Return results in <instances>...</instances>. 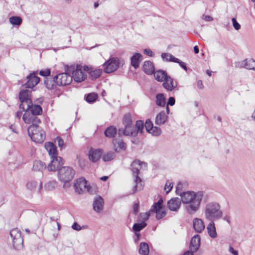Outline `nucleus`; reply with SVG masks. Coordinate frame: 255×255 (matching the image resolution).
<instances>
[{"mask_svg": "<svg viewBox=\"0 0 255 255\" xmlns=\"http://www.w3.org/2000/svg\"><path fill=\"white\" fill-rule=\"evenodd\" d=\"M182 185L178 184L176 186V193L181 196L179 198H173L167 202L168 209L172 211H177L181 206V201L185 204V208L190 214L196 212L200 208V204L204 197L203 191L195 192L193 191H187L181 192L179 189Z\"/></svg>", "mask_w": 255, "mask_h": 255, "instance_id": "nucleus-1", "label": "nucleus"}, {"mask_svg": "<svg viewBox=\"0 0 255 255\" xmlns=\"http://www.w3.org/2000/svg\"><path fill=\"white\" fill-rule=\"evenodd\" d=\"M204 214L207 221H218L223 217V212L219 203L212 201L205 205Z\"/></svg>", "mask_w": 255, "mask_h": 255, "instance_id": "nucleus-2", "label": "nucleus"}, {"mask_svg": "<svg viewBox=\"0 0 255 255\" xmlns=\"http://www.w3.org/2000/svg\"><path fill=\"white\" fill-rule=\"evenodd\" d=\"M142 168H143V169H146L147 168V163L140 162L138 160H135L131 164V170L133 173V175L135 176V185L132 189L133 193L140 191L143 188L142 180L138 176L139 171Z\"/></svg>", "mask_w": 255, "mask_h": 255, "instance_id": "nucleus-3", "label": "nucleus"}, {"mask_svg": "<svg viewBox=\"0 0 255 255\" xmlns=\"http://www.w3.org/2000/svg\"><path fill=\"white\" fill-rule=\"evenodd\" d=\"M143 130V122L142 120H138L135 125H132L129 127L120 128L118 129L119 136L125 135L130 137H135L138 133H142Z\"/></svg>", "mask_w": 255, "mask_h": 255, "instance_id": "nucleus-4", "label": "nucleus"}, {"mask_svg": "<svg viewBox=\"0 0 255 255\" xmlns=\"http://www.w3.org/2000/svg\"><path fill=\"white\" fill-rule=\"evenodd\" d=\"M67 71L69 73L72 72V79L73 78L76 82L80 83L87 78L86 71L84 70L81 65H77L75 69L73 67L67 68Z\"/></svg>", "mask_w": 255, "mask_h": 255, "instance_id": "nucleus-5", "label": "nucleus"}, {"mask_svg": "<svg viewBox=\"0 0 255 255\" xmlns=\"http://www.w3.org/2000/svg\"><path fill=\"white\" fill-rule=\"evenodd\" d=\"M75 171L68 166H63L58 170V177L59 180L65 184L68 183L74 177Z\"/></svg>", "mask_w": 255, "mask_h": 255, "instance_id": "nucleus-6", "label": "nucleus"}, {"mask_svg": "<svg viewBox=\"0 0 255 255\" xmlns=\"http://www.w3.org/2000/svg\"><path fill=\"white\" fill-rule=\"evenodd\" d=\"M121 64L123 65V60H121L118 57H111L103 64L104 71L106 73H112L119 67Z\"/></svg>", "mask_w": 255, "mask_h": 255, "instance_id": "nucleus-7", "label": "nucleus"}, {"mask_svg": "<svg viewBox=\"0 0 255 255\" xmlns=\"http://www.w3.org/2000/svg\"><path fill=\"white\" fill-rule=\"evenodd\" d=\"M9 234L14 249L17 250L20 249L23 245V239L20 231L17 228L13 229L10 231Z\"/></svg>", "mask_w": 255, "mask_h": 255, "instance_id": "nucleus-8", "label": "nucleus"}, {"mask_svg": "<svg viewBox=\"0 0 255 255\" xmlns=\"http://www.w3.org/2000/svg\"><path fill=\"white\" fill-rule=\"evenodd\" d=\"M74 187L75 191L81 194L85 192H89L91 187L87 184V181L84 177H81L76 180L74 184Z\"/></svg>", "mask_w": 255, "mask_h": 255, "instance_id": "nucleus-9", "label": "nucleus"}, {"mask_svg": "<svg viewBox=\"0 0 255 255\" xmlns=\"http://www.w3.org/2000/svg\"><path fill=\"white\" fill-rule=\"evenodd\" d=\"M66 72L59 73L55 76L56 84L58 86H65L69 85L72 82V77L69 73Z\"/></svg>", "mask_w": 255, "mask_h": 255, "instance_id": "nucleus-10", "label": "nucleus"}, {"mask_svg": "<svg viewBox=\"0 0 255 255\" xmlns=\"http://www.w3.org/2000/svg\"><path fill=\"white\" fill-rule=\"evenodd\" d=\"M27 81L24 86L26 89H32L40 81L37 72L33 71L26 77Z\"/></svg>", "mask_w": 255, "mask_h": 255, "instance_id": "nucleus-11", "label": "nucleus"}, {"mask_svg": "<svg viewBox=\"0 0 255 255\" xmlns=\"http://www.w3.org/2000/svg\"><path fill=\"white\" fill-rule=\"evenodd\" d=\"M51 159V161L47 166V169L49 171H54L56 170H58L64 164L62 158L60 156H56Z\"/></svg>", "mask_w": 255, "mask_h": 255, "instance_id": "nucleus-12", "label": "nucleus"}, {"mask_svg": "<svg viewBox=\"0 0 255 255\" xmlns=\"http://www.w3.org/2000/svg\"><path fill=\"white\" fill-rule=\"evenodd\" d=\"M23 121L27 124H32L31 125L38 126L41 121L36 116L30 115V114L25 113L22 116Z\"/></svg>", "mask_w": 255, "mask_h": 255, "instance_id": "nucleus-13", "label": "nucleus"}, {"mask_svg": "<svg viewBox=\"0 0 255 255\" xmlns=\"http://www.w3.org/2000/svg\"><path fill=\"white\" fill-rule=\"evenodd\" d=\"M103 150L101 149H91L89 151V158L93 162H96L102 157Z\"/></svg>", "mask_w": 255, "mask_h": 255, "instance_id": "nucleus-14", "label": "nucleus"}, {"mask_svg": "<svg viewBox=\"0 0 255 255\" xmlns=\"http://www.w3.org/2000/svg\"><path fill=\"white\" fill-rule=\"evenodd\" d=\"M83 69L85 71L88 72L91 79L95 80L98 78L102 74V70L101 69H95L89 67L88 66H84Z\"/></svg>", "mask_w": 255, "mask_h": 255, "instance_id": "nucleus-15", "label": "nucleus"}, {"mask_svg": "<svg viewBox=\"0 0 255 255\" xmlns=\"http://www.w3.org/2000/svg\"><path fill=\"white\" fill-rule=\"evenodd\" d=\"M200 237L199 235H194L191 239L190 243V250L192 252H197L200 246Z\"/></svg>", "mask_w": 255, "mask_h": 255, "instance_id": "nucleus-16", "label": "nucleus"}, {"mask_svg": "<svg viewBox=\"0 0 255 255\" xmlns=\"http://www.w3.org/2000/svg\"><path fill=\"white\" fill-rule=\"evenodd\" d=\"M104 206V200L100 196H97L93 202V206L94 210L97 213H100Z\"/></svg>", "mask_w": 255, "mask_h": 255, "instance_id": "nucleus-17", "label": "nucleus"}, {"mask_svg": "<svg viewBox=\"0 0 255 255\" xmlns=\"http://www.w3.org/2000/svg\"><path fill=\"white\" fill-rule=\"evenodd\" d=\"M193 227L196 233H201L205 229L204 221L201 219L195 218L193 220Z\"/></svg>", "mask_w": 255, "mask_h": 255, "instance_id": "nucleus-18", "label": "nucleus"}, {"mask_svg": "<svg viewBox=\"0 0 255 255\" xmlns=\"http://www.w3.org/2000/svg\"><path fill=\"white\" fill-rule=\"evenodd\" d=\"M45 148L51 158L58 156L57 148L54 143L51 142H46L45 144Z\"/></svg>", "mask_w": 255, "mask_h": 255, "instance_id": "nucleus-19", "label": "nucleus"}, {"mask_svg": "<svg viewBox=\"0 0 255 255\" xmlns=\"http://www.w3.org/2000/svg\"><path fill=\"white\" fill-rule=\"evenodd\" d=\"M42 112V108L40 105L32 103L28 111V114H30V115L38 116L41 115Z\"/></svg>", "mask_w": 255, "mask_h": 255, "instance_id": "nucleus-20", "label": "nucleus"}, {"mask_svg": "<svg viewBox=\"0 0 255 255\" xmlns=\"http://www.w3.org/2000/svg\"><path fill=\"white\" fill-rule=\"evenodd\" d=\"M30 137L32 140L37 143H42L45 138V132L41 129L39 132L35 133Z\"/></svg>", "mask_w": 255, "mask_h": 255, "instance_id": "nucleus-21", "label": "nucleus"}, {"mask_svg": "<svg viewBox=\"0 0 255 255\" xmlns=\"http://www.w3.org/2000/svg\"><path fill=\"white\" fill-rule=\"evenodd\" d=\"M210 222L207 227V232L209 236L212 239L217 237V233L215 227V221H209Z\"/></svg>", "mask_w": 255, "mask_h": 255, "instance_id": "nucleus-22", "label": "nucleus"}, {"mask_svg": "<svg viewBox=\"0 0 255 255\" xmlns=\"http://www.w3.org/2000/svg\"><path fill=\"white\" fill-rule=\"evenodd\" d=\"M142 70L146 74H152L155 70L153 63L150 61H144L142 66Z\"/></svg>", "mask_w": 255, "mask_h": 255, "instance_id": "nucleus-23", "label": "nucleus"}, {"mask_svg": "<svg viewBox=\"0 0 255 255\" xmlns=\"http://www.w3.org/2000/svg\"><path fill=\"white\" fill-rule=\"evenodd\" d=\"M162 86L167 91L169 92L172 91L175 87L173 85V79L169 76L163 81Z\"/></svg>", "mask_w": 255, "mask_h": 255, "instance_id": "nucleus-24", "label": "nucleus"}, {"mask_svg": "<svg viewBox=\"0 0 255 255\" xmlns=\"http://www.w3.org/2000/svg\"><path fill=\"white\" fill-rule=\"evenodd\" d=\"M44 82L46 87L49 90L54 89L57 86L56 84L55 76L53 77L49 76L44 78Z\"/></svg>", "mask_w": 255, "mask_h": 255, "instance_id": "nucleus-25", "label": "nucleus"}, {"mask_svg": "<svg viewBox=\"0 0 255 255\" xmlns=\"http://www.w3.org/2000/svg\"><path fill=\"white\" fill-rule=\"evenodd\" d=\"M142 55L139 53H135L130 58L131 65L135 69H137L141 61Z\"/></svg>", "mask_w": 255, "mask_h": 255, "instance_id": "nucleus-26", "label": "nucleus"}, {"mask_svg": "<svg viewBox=\"0 0 255 255\" xmlns=\"http://www.w3.org/2000/svg\"><path fill=\"white\" fill-rule=\"evenodd\" d=\"M168 118L164 111H161L158 114L155 118V123L157 125H162L167 121Z\"/></svg>", "mask_w": 255, "mask_h": 255, "instance_id": "nucleus-27", "label": "nucleus"}, {"mask_svg": "<svg viewBox=\"0 0 255 255\" xmlns=\"http://www.w3.org/2000/svg\"><path fill=\"white\" fill-rule=\"evenodd\" d=\"M241 65L246 69L255 70V60L253 59L244 60L242 61Z\"/></svg>", "mask_w": 255, "mask_h": 255, "instance_id": "nucleus-28", "label": "nucleus"}, {"mask_svg": "<svg viewBox=\"0 0 255 255\" xmlns=\"http://www.w3.org/2000/svg\"><path fill=\"white\" fill-rule=\"evenodd\" d=\"M117 129L114 126H110L108 127L104 131L105 135L109 138L115 137L117 133Z\"/></svg>", "mask_w": 255, "mask_h": 255, "instance_id": "nucleus-29", "label": "nucleus"}, {"mask_svg": "<svg viewBox=\"0 0 255 255\" xmlns=\"http://www.w3.org/2000/svg\"><path fill=\"white\" fill-rule=\"evenodd\" d=\"M46 167V164L40 160L34 161L33 164L32 169L34 171L42 172L45 169Z\"/></svg>", "mask_w": 255, "mask_h": 255, "instance_id": "nucleus-30", "label": "nucleus"}, {"mask_svg": "<svg viewBox=\"0 0 255 255\" xmlns=\"http://www.w3.org/2000/svg\"><path fill=\"white\" fill-rule=\"evenodd\" d=\"M31 90L29 89H23L21 90L18 94L19 100H31Z\"/></svg>", "mask_w": 255, "mask_h": 255, "instance_id": "nucleus-31", "label": "nucleus"}, {"mask_svg": "<svg viewBox=\"0 0 255 255\" xmlns=\"http://www.w3.org/2000/svg\"><path fill=\"white\" fill-rule=\"evenodd\" d=\"M154 76L157 81L162 82L167 78L168 75L165 71L159 70L155 72H154Z\"/></svg>", "mask_w": 255, "mask_h": 255, "instance_id": "nucleus-32", "label": "nucleus"}, {"mask_svg": "<svg viewBox=\"0 0 255 255\" xmlns=\"http://www.w3.org/2000/svg\"><path fill=\"white\" fill-rule=\"evenodd\" d=\"M21 103L19 105V109H22V111H25V113L28 114V111L30 107L32 102L31 100H20Z\"/></svg>", "mask_w": 255, "mask_h": 255, "instance_id": "nucleus-33", "label": "nucleus"}, {"mask_svg": "<svg viewBox=\"0 0 255 255\" xmlns=\"http://www.w3.org/2000/svg\"><path fill=\"white\" fill-rule=\"evenodd\" d=\"M123 124L125 128L127 127H129V126L133 125L132 116L130 113H127L124 116Z\"/></svg>", "mask_w": 255, "mask_h": 255, "instance_id": "nucleus-34", "label": "nucleus"}, {"mask_svg": "<svg viewBox=\"0 0 255 255\" xmlns=\"http://www.w3.org/2000/svg\"><path fill=\"white\" fill-rule=\"evenodd\" d=\"M156 104L159 107H164L166 104L165 98L162 93H159L156 95Z\"/></svg>", "mask_w": 255, "mask_h": 255, "instance_id": "nucleus-35", "label": "nucleus"}, {"mask_svg": "<svg viewBox=\"0 0 255 255\" xmlns=\"http://www.w3.org/2000/svg\"><path fill=\"white\" fill-rule=\"evenodd\" d=\"M149 247L147 243L142 242L140 244L138 252L142 255H147L149 253Z\"/></svg>", "mask_w": 255, "mask_h": 255, "instance_id": "nucleus-36", "label": "nucleus"}, {"mask_svg": "<svg viewBox=\"0 0 255 255\" xmlns=\"http://www.w3.org/2000/svg\"><path fill=\"white\" fill-rule=\"evenodd\" d=\"M98 98V94L95 93H91L85 95L84 99L87 102L90 104L94 103Z\"/></svg>", "mask_w": 255, "mask_h": 255, "instance_id": "nucleus-37", "label": "nucleus"}, {"mask_svg": "<svg viewBox=\"0 0 255 255\" xmlns=\"http://www.w3.org/2000/svg\"><path fill=\"white\" fill-rule=\"evenodd\" d=\"M9 22L15 26H19L22 22V19L18 16H12L9 18Z\"/></svg>", "mask_w": 255, "mask_h": 255, "instance_id": "nucleus-38", "label": "nucleus"}, {"mask_svg": "<svg viewBox=\"0 0 255 255\" xmlns=\"http://www.w3.org/2000/svg\"><path fill=\"white\" fill-rule=\"evenodd\" d=\"M147 226V224L142 221L140 223H135L132 227V230L134 233H139L141 230L144 229Z\"/></svg>", "mask_w": 255, "mask_h": 255, "instance_id": "nucleus-39", "label": "nucleus"}, {"mask_svg": "<svg viewBox=\"0 0 255 255\" xmlns=\"http://www.w3.org/2000/svg\"><path fill=\"white\" fill-rule=\"evenodd\" d=\"M115 157V153L113 151H108L103 153L102 159L104 162H109Z\"/></svg>", "mask_w": 255, "mask_h": 255, "instance_id": "nucleus-40", "label": "nucleus"}, {"mask_svg": "<svg viewBox=\"0 0 255 255\" xmlns=\"http://www.w3.org/2000/svg\"><path fill=\"white\" fill-rule=\"evenodd\" d=\"M41 129V128L39 126L30 125L27 129L28 135L30 136L35 133L39 132Z\"/></svg>", "mask_w": 255, "mask_h": 255, "instance_id": "nucleus-41", "label": "nucleus"}, {"mask_svg": "<svg viewBox=\"0 0 255 255\" xmlns=\"http://www.w3.org/2000/svg\"><path fill=\"white\" fill-rule=\"evenodd\" d=\"M161 56L162 60L164 61L174 62V59H176V58L172 55L167 53H162Z\"/></svg>", "mask_w": 255, "mask_h": 255, "instance_id": "nucleus-42", "label": "nucleus"}, {"mask_svg": "<svg viewBox=\"0 0 255 255\" xmlns=\"http://www.w3.org/2000/svg\"><path fill=\"white\" fill-rule=\"evenodd\" d=\"M57 186V182L55 180H52L49 182H48L45 185V188L47 190H52L54 189L55 188H56Z\"/></svg>", "mask_w": 255, "mask_h": 255, "instance_id": "nucleus-43", "label": "nucleus"}, {"mask_svg": "<svg viewBox=\"0 0 255 255\" xmlns=\"http://www.w3.org/2000/svg\"><path fill=\"white\" fill-rule=\"evenodd\" d=\"M148 132L154 136H158L161 133V129L159 127L153 126Z\"/></svg>", "mask_w": 255, "mask_h": 255, "instance_id": "nucleus-44", "label": "nucleus"}, {"mask_svg": "<svg viewBox=\"0 0 255 255\" xmlns=\"http://www.w3.org/2000/svg\"><path fill=\"white\" fill-rule=\"evenodd\" d=\"M153 127V123L150 119L146 120L145 124H143V128L145 127L147 132H149Z\"/></svg>", "mask_w": 255, "mask_h": 255, "instance_id": "nucleus-45", "label": "nucleus"}, {"mask_svg": "<svg viewBox=\"0 0 255 255\" xmlns=\"http://www.w3.org/2000/svg\"><path fill=\"white\" fill-rule=\"evenodd\" d=\"M37 185V182L35 181H29L26 184V187L28 189L32 191L34 189Z\"/></svg>", "mask_w": 255, "mask_h": 255, "instance_id": "nucleus-46", "label": "nucleus"}, {"mask_svg": "<svg viewBox=\"0 0 255 255\" xmlns=\"http://www.w3.org/2000/svg\"><path fill=\"white\" fill-rule=\"evenodd\" d=\"M50 69H46L44 70H41L39 71V74L40 75L45 77H49L50 75Z\"/></svg>", "mask_w": 255, "mask_h": 255, "instance_id": "nucleus-47", "label": "nucleus"}, {"mask_svg": "<svg viewBox=\"0 0 255 255\" xmlns=\"http://www.w3.org/2000/svg\"><path fill=\"white\" fill-rule=\"evenodd\" d=\"M156 218L157 220H160L163 218L166 214L165 211H161V210L155 212Z\"/></svg>", "mask_w": 255, "mask_h": 255, "instance_id": "nucleus-48", "label": "nucleus"}, {"mask_svg": "<svg viewBox=\"0 0 255 255\" xmlns=\"http://www.w3.org/2000/svg\"><path fill=\"white\" fill-rule=\"evenodd\" d=\"M174 62L175 63H178L180 65V66L184 70H185L186 71H187V67L186 66V64L182 62V61H181L180 59H179L178 58H177L176 59H174Z\"/></svg>", "mask_w": 255, "mask_h": 255, "instance_id": "nucleus-49", "label": "nucleus"}, {"mask_svg": "<svg viewBox=\"0 0 255 255\" xmlns=\"http://www.w3.org/2000/svg\"><path fill=\"white\" fill-rule=\"evenodd\" d=\"M173 188V184L169 181H167L164 190L167 193H169Z\"/></svg>", "mask_w": 255, "mask_h": 255, "instance_id": "nucleus-50", "label": "nucleus"}, {"mask_svg": "<svg viewBox=\"0 0 255 255\" xmlns=\"http://www.w3.org/2000/svg\"><path fill=\"white\" fill-rule=\"evenodd\" d=\"M232 21L233 22V25L234 28L238 30L241 28V25L237 21L235 17L232 18Z\"/></svg>", "mask_w": 255, "mask_h": 255, "instance_id": "nucleus-51", "label": "nucleus"}, {"mask_svg": "<svg viewBox=\"0 0 255 255\" xmlns=\"http://www.w3.org/2000/svg\"><path fill=\"white\" fill-rule=\"evenodd\" d=\"M139 203H134L132 206V212L134 215L137 214L139 211Z\"/></svg>", "mask_w": 255, "mask_h": 255, "instance_id": "nucleus-52", "label": "nucleus"}, {"mask_svg": "<svg viewBox=\"0 0 255 255\" xmlns=\"http://www.w3.org/2000/svg\"><path fill=\"white\" fill-rule=\"evenodd\" d=\"M162 207L160 206H157L156 204L154 203L152 206V207L150 209V211L152 212L155 213L157 211H158L161 209Z\"/></svg>", "mask_w": 255, "mask_h": 255, "instance_id": "nucleus-53", "label": "nucleus"}, {"mask_svg": "<svg viewBox=\"0 0 255 255\" xmlns=\"http://www.w3.org/2000/svg\"><path fill=\"white\" fill-rule=\"evenodd\" d=\"M55 142H57L58 146L62 147L64 145V141L60 137H57L55 139Z\"/></svg>", "mask_w": 255, "mask_h": 255, "instance_id": "nucleus-54", "label": "nucleus"}, {"mask_svg": "<svg viewBox=\"0 0 255 255\" xmlns=\"http://www.w3.org/2000/svg\"><path fill=\"white\" fill-rule=\"evenodd\" d=\"M140 216L143 219V221H144L145 222V221H146L148 219V218L150 216V213H149V212H146L145 213H144L143 214H140Z\"/></svg>", "mask_w": 255, "mask_h": 255, "instance_id": "nucleus-55", "label": "nucleus"}, {"mask_svg": "<svg viewBox=\"0 0 255 255\" xmlns=\"http://www.w3.org/2000/svg\"><path fill=\"white\" fill-rule=\"evenodd\" d=\"M71 228L75 231H79L81 230L82 228L81 227V226L77 223L74 222L73 224L72 225Z\"/></svg>", "mask_w": 255, "mask_h": 255, "instance_id": "nucleus-56", "label": "nucleus"}, {"mask_svg": "<svg viewBox=\"0 0 255 255\" xmlns=\"http://www.w3.org/2000/svg\"><path fill=\"white\" fill-rule=\"evenodd\" d=\"M175 103V98L173 97H170L168 99L167 105H168V106L170 105L171 106H172L174 105Z\"/></svg>", "mask_w": 255, "mask_h": 255, "instance_id": "nucleus-57", "label": "nucleus"}, {"mask_svg": "<svg viewBox=\"0 0 255 255\" xmlns=\"http://www.w3.org/2000/svg\"><path fill=\"white\" fill-rule=\"evenodd\" d=\"M118 147L123 150H125L126 148V144L123 141H119L118 142Z\"/></svg>", "mask_w": 255, "mask_h": 255, "instance_id": "nucleus-58", "label": "nucleus"}, {"mask_svg": "<svg viewBox=\"0 0 255 255\" xmlns=\"http://www.w3.org/2000/svg\"><path fill=\"white\" fill-rule=\"evenodd\" d=\"M144 54L147 55L150 57L153 56V53L150 49H145L143 50Z\"/></svg>", "mask_w": 255, "mask_h": 255, "instance_id": "nucleus-59", "label": "nucleus"}, {"mask_svg": "<svg viewBox=\"0 0 255 255\" xmlns=\"http://www.w3.org/2000/svg\"><path fill=\"white\" fill-rule=\"evenodd\" d=\"M135 237L133 238L134 241L135 243H137L140 240L141 234L139 233H134Z\"/></svg>", "mask_w": 255, "mask_h": 255, "instance_id": "nucleus-60", "label": "nucleus"}, {"mask_svg": "<svg viewBox=\"0 0 255 255\" xmlns=\"http://www.w3.org/2000/svg\"><path fill=\"white\" fill-rule=\"evenodd\" d=\"M229 252L234 255H238V251L234 249L232 246L229 247Z\"/></svg>", "mask_w": 255, "mask_h": 255, "instance_id": "nucleus-61", "label": "nucleus"}, {"mask_svg": "<svg viewBox=\"0 0 255 255\" xmlns=\"http://www.w3.org/2000/svg\"><path fill=\"white\" fill-rule=\"evenodd\" d=\"M197 87L200 89H202L204 88L202 81L201 80H198L197 82Z\"/></svg>", "mask_w": 255, "mask_h": 255, "instance_id": "nucleus-62", "label": "nucleus"}, {"mask_svg": "<svg viewBox=\"0 0 255 255\" xmlns=\"http://www.w3.org/2000/svg\"><path fill=\"white\" fill-rule=\"evenodd\" d=\"M154 203L156 204V205H157V206L159 205V206H161V207H162V204H163L162 198H160L157 202H155Z\"/></svg>", "mask_w": 255, "mask_h": 255, "instance_id": "nucleus-63", "label": "nucleus"}, {"mask_svg": "<svg viewBox=\"0 0 255 255\" xmlns=\"http://www.w3.org/2000/svg\"><path fill=\"white\" fill-rule=\"evenodd\" d=\"M204 19L207 21H211L213 20V17L210 15H205Z\"/></svg>", "mask_w": 255, "mask_h": 255, "instance_id": "nucleus-64", "label": "nucleus"}]
</instances>
